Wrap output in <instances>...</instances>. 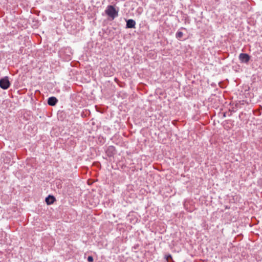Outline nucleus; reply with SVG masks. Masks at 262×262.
<instances>
[{
  "instance_id": "1",
  "label": "nucleus",
  "mask_w": 262,
  "mask_h": 262,
  "mask_svg": "<svg viewBox=\"0 0 262 262\" xmlns=\"http://www.w3.org/2000/svg\"><path fill=\"white\" fill-rule=\"evenodd\" d=\"M119 10H116L114 6L108 5L105 10V14L113 20L118 16Z\"/></svg>"
},
{
  "instance_id": "2",
  "label": "nucleus",
  "mask_w": 262,
  "mask_h": 262,
  "mask_svg": "<svg viewBox=\"0 0 262 262\" xmlns=\"http://www.w3.org/2000/svg\"><path fill=\"white\" fill-rule=\"evenodd\" d=\"M10 85L8 77H5L0 79V87L3 90L8 89Z\"/></svg>"
},
{
  "instance_id": "3",
  "label": "nucleus",
  "mask_w": 262,
  "mask_h": 262,
  "mask_svg": "<svg viewBox=\"0 0 262 262\" xmlns=\"http://www.w3.org/2000/svg\"><path fill=\"white\" fill-rule=\"evenodd\" d=\"M250 59V56L246 53H241L239 55V59L241 62L248 63Z\"/></svg>"
},
{
  "instance_id": "4",
  "label": "nucleus",
  "mask_w": 262,
  "mask_h": 262,
  "mask_svg": "<svg viewBox=\"0 0 262 262\" xmlns=\"http://www.w3.org/2000/svg\"><path fill=\"white\" fill-rule=\"evenodd\" d=\"M136 26V21L132 19H129L126 20V28H135Z\"/></svg>"
},
{
  "instance_id": "5",
  "label": "nucleus",
  "mask_w": 262,
  "mask_h": 262,
  "mask_svg": "<svg viewBox=\"0 0 262 262\" xmlns=\"http://www.w3.org/2000/svg\"><path fill=\"white\" fill-rule=\"evenodd\" d=\"M58 102V100L55 97H51L48 98V103L49 105L54 106Z\"/></svg>"
},
{
  "instance_id": "6",
  "label": "nucleus",
  "mask_w": 262,
  "mask_h": 262,
  "mask_svg": "<svg viewBox=\"0 0 262 262\" xmlns=\"http://www.w3.org/2000/svg\"><path fill=\"white\" fill-rule=\"evenodd\" d=\"M55 201V198L52 195H49L46 198V202L48 205H51Z\"/></svg>"
},
{
  "instance_id": "7",
  "label": "nucleus",
  "mask_w": 262,
  "mask_h": 262,
  "mask_svg": "<svg viewBox=\"0 0 262 262\" xmlns=\"http://www.w3.org/2000/svg\"><path fill=\"white\" fill-rule=\"evenodd\" d=\"M183 36V33L180 31H178L176 34V37L179 40H180Z\"/></svg>"
},
{
  "instance_id": "8",
  "label": "nucleus",
  "mask_w": 262,
  "mask_h": 262,
  "mask_svg": "<svg viewBox=\"0 0 262 262\" xmlns=\"http://www.w3.org/2000/svg\"><path fill=\"white\" fill-rule=\"evenodd\" d=\"M165 258L168 261L170 259H172V256L170 254H166L165 255Z\"/></svg>"
},
{
  "instance_id": "9",
  "label": "nucleus",
  "mask_w": 262,
  "mask_h": 262,
  "mask_svg": "<svg viewBox=\"0 0 262 262\" xmlns=\"http://www.w3.org/2000/svg\"><path fill=\"white\" fill-rule=\"evenodd\" d=\"M88 261L89 262H92L93 261V257L92 256H88Z\"/></svg>"
}]
</instances>
